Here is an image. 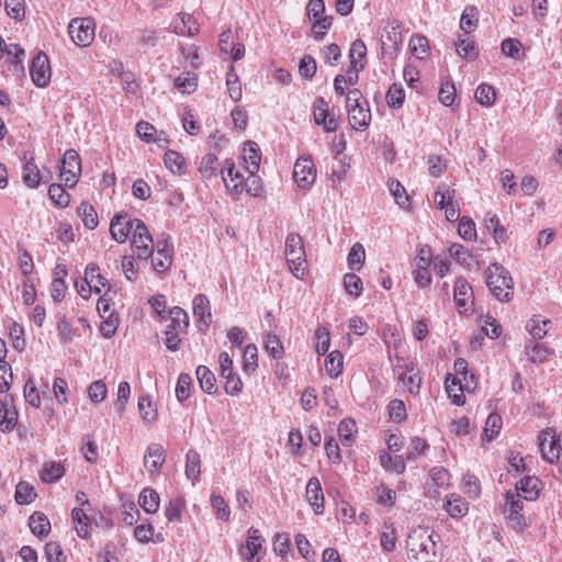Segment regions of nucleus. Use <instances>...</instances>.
<instances>
[{"instance_id": "17", "label": "nucleus", "mask_w": 562, "mask_h": 562, "mask_svg": "<svg viewBox=\"0 0 562 562\" xmlns=\"http://www.w3.org/2000/svg\"><path fill=\"white\" fill-rule=\"evenodd\" d=\"M135 218H131L127 214L115 215L110 223V234L112 238L123 244L131 238L134 232Z\"/></svg>"}, {"instance_id": "37", "label": "nucleus", "mask_w": 562, "mask_h": 562, "mask_svg": "<svg viewBox=\"0 0 562 562\" xmlns=\"http://www.w3.org/2000/svg\"><path fill=\"white\" fill-rule=\"evenodd\" d=\"M479 24V10L475 5H467L461 14L460 29L465 35H471Z\"/></svg>"}, {"instance_id": "45", "label": "nucleus", "mask_w": 562, "mask_h": 562, "mask_svg": "<svg viewBox=\"0 0 562 562\" xmlns=\"http://www.w3.org/2000/svg\"><path fill=\"white\" fill-rule=\"evenodd\" d=\"M551 324L549 319L541 316H533L526 324V329L533 339L541 340L548 333V326Z\"/></svg>"}, {"instance_id": "50", "label": "nucleus", "mask_w": 562, "mask_h": 562, "mask_svg": "<svg viewBox=\"0 0 562 562\" xmlns=\"http://www.w3.org/2000/svg\"><path fill=\"white\" fill-rule=\"evenodd\" d=\"M37 494L35 488L29 482H20L15 487L14 499L20 505H27L34 502Z\"/></svg>"}, {"instance_id": "12", "label": "nucleus", "mask_w": 562, "mask_h": 562, "mask_svg": "<svg viewBox=\"0 0 562 562\" xmlns=\"http://www.w3.org/2000/svg\"><path fill=\"white\" fill-rule=\"evenodd\" d=\"M538 439L542 458L549 463L557 462L562 452V446L555 430L553 428H546L540 431Z\"/></svg>"}, {"instance_id": "64", "label": "nucleus", "mask_w": 562, "mask_h": 562, "mask_svg": "<svg viewBox=\"0 0 562 562\" xmlns=\"http://www.w3.org/2000/svg\"><path fill=\"white\" fill-rule=\"evenodd\" d=\"M387 413L390 419L396 424H400L407 418L406 405L398 398H394L389 403Z\"/></svg>"}, {"instance_id": "4", "label": "nucleus", "mask_w": 562, "mask_h": 562, "mask_svg": "<svg viewBox=\"0 0 562 562\" xmlns=\"http://www.w3.org/2000/svg\"><path fill=\"white\" fill-rule=\"evenodd\" d=\"M348 121L356 131H364L371 122V111L368 101L358 89L349 90L347 93Z\"/></svg>"}, {"instance_id": "11", "label": "nucleus", "mask_w": 562, "mask_h": 562, "mask_svg": "<svg viewBox=\"0 0 562 562\" xmlns=\"http://www.w3.org/2000/svg\"><path fill=\"white\" fill-rule=\"evenodd\" d=\"M81 176V159L75 149H68L63 158L59 179L65 187L74 188Z\"/></svg>"}, {"instance_id": "10", "label": "nucleus", "mask_w": 562, "mask_h": 562, "mask_svg": "<svg viewBox=\"0 0 562 562\" xmlns=\"http://www.w3.org/2000/svg\"><path fill=\"white\" fill-rule=\"evenodd\" d=\"M95 22L92 18H75L68 25V34L80 47H88L94 40Z\"/></svg>"}, {"instance_id": "25", "label": "nucleus", "mask_w": 562, "mask_h": 562, "mask_svg": "<svg viewBox=\"0 0 562 562\" xmlns=\"http://www.w3.org/2000/svg\"><path fill=\"white\" fill-rule=\"evenodd\" d=\"M249 536H248V539L246 541V544L240 547L239 549V553L240 555L247 560V561H259V553L262 549V544L265 542V540L262 539V537L259 535V530L257 529H250L248 531Z\"/></svg>"}, {"instance_id": "27", "label": "nucleus", "mask_w": 562, "mask_h": 562, "mask_svg": "<svg viewBox=\"0 0 562 562\" xmlns=\"http://www.w3.org/2000/svg\"><path fill=\"white\" fill-rule=\"evenodd\" d=\"M83 282L97 294L109 288L108 280L100 273L99 266L93 262L86 267Z\"/></svg>"}, {"instance_id": "18", "label": "nucleus", "mask_w": 562, "mask_h": 562, "mask_svg": "<svg viewBox=\"0 0 562 562\" xmlns=\"http://www.w3.org/2000/svg\"><path fill=\"white\" fill-rule=\"evenodd\" d=\"M400 25L395 21L387 22L381 34V47L384 54H396L402 45V33Z\"/></svg>"}, {"instance_id": "30", "label": "nucleus", "mask_w": 562, "mask_h": 562, "mask_svg": "<svg viewBox=\"0 0 562 562\" xmlns=\"http://www.w3.org/2000/svg\"><path fill=\"white\" fill-rule=\"evenodd\" d=\"M66 469L64 463L58 461H46L40 471L42 482L53 484L65 475Z\"/></svg>"}, {"instance_id": "51", "label": "nucleus", "mask_w": 562, "mask_h": 562, "mask_svg": "<svg viewBox=\"0 0 562 562\" xmlns=\"http://www.w3.org/2000/svg\"><path fill=\"white\" fill-rule=\"evenodd\" d=\"M218 168V158L214 154L209 153L202 157L199 171L203 178L211 179L217 175Z\"/></svg>"}, {"instance_id": "42", "label": "nucleus", "mask_w": 562, "mask_h": 562, "mask_svg": "<svg viewBox=\"0 0 562 562\" xmlns=\"http://www.w3.org/2000/svg\"><path fill=\"white\" fill-rule=\"evenodd\" d=\"M164 162L166 167L177 175H183L187 170V162L184 157L175 150H167L164 155Z\"/></svg>"}, {"instance_id": "24", "label": "nucleus", "mask_w": 562, "mask_h": 562, "mask_svg": "<svg viewBox=\"0 0 562 562\" xmlns=\"http://www.w3.org/2000/svg\"><path fill=\"white\" fill-rule=\"evenodd\" d=\"M305 497L316 515L324 512V493L317 477H311L305 488Z\"/></svg>"}, {"instance_id": "31", "label": "nucleus", "mask_w": 562, "mask_h": 562, "mask_svg": "<svg viewBox=\"0 0 562 562\" xmlns=\"http://www.w3.org/2000/svg\"><path fill=\"white\" fill-rule=\"evenodd\" d=\"M525 350L529 361L536 364L546 362L554 353L547 345L535 341L527 344Z\"/></svg>"}, {"instance_id": "61", "label": "nucleus", "mask_w": 562, "mask_h": 562, "mask_svg": "<svg viewBox=\"0 0 562 562\" xmlns=\"http://www.w3.org/2000/svg\"><path fill=\"white\" fill-rule=\"evenodd\" d=\"M366 259V250L364 247L360 243H356L347 257L348 267L350 270L359 271Z\"/></svg>"}, {"instance_id": "6", "label": "nucleus", "mask_w": 562, "mask_h": 562, "mask_svg": "<svg viewBox=\"0 0 562 562\" xmlns=\"http://www.w3.org/2000/svg\"><path fill=\"white\" fill-rule=\"evenodd\" d=\"M394 372L404 392L412 395L419 393L422 378L416 364L411 359L397 357Z\"/></svg>"}, {"instance_id": "57", "label": "nucleus", "mask_w": 562, "mask_h": 562, "mask_svg": "<svg viewBox=\"0 0 562 562\" xmlns=\"http://www.w3.org/2000/svg\"><path fill=\"white\" fill-rule=\"evenodd\" d=\"M357 426L353 419L345 418L338 425V436L342 445L350 446L355 440Z\"/></svg>"}, {"instance_id": "48", "label": "nucleus", "mask_w": 562, "mask_h": 562, "mask_svg": "<svg viewBox=\"0 0 562 562\" xmlns=\"http://www.w3.org/2000/svg\"><path fill=\"white\" fill-rule=\"evenodd\" d=\"M344 369V357L338 350H334L328 353L325 359V370L331 378H337L341 374Z\"/></svg>"}, {"instance_id": "13", "label": "nucleus", "mask_w": 562, "mask_h": 562, "mask_svg": "<svg viewBox=\"0 0 562 562\" xmlns=\"http://www.w3.org/2000/svg\"><path fill=\"white\" fill-rule=\"evenodd\" d=\"M32 82L38 88H45L49 85L52 78V68L48 56L40 52L34 56L30 67Z\"/></svg>"}, {"instance_id": "5", "label": "nucleus", "mask_w": 562, "mask_h": 562, "mask_svg": "<svg viewBox=\"0 0 562 562\" xmlns=\"http://www.w3.org/2000/svg\"><path fill=\"white\" fill-rule=\"evenodd\" d=\"M522 509L524 502L521 499L520 493L508 491L505 494L503 514L505 516L506 525L516 532H522L529 526V521L522 514Z\"/></svg>"}, {"instance_id": "40", "label": "nucleus", "mask_w": 562, "mask_h": 562, "mask_svg": "<svg viewBox=\"0 0 562 562\" xmlns=\"http://www.w3.org/2000/svg\"><path fill=\"white\" fill-rule=\"evenodd\" d=\"M71 518L76 524L75 529L78 537L88 539L91 536V524L87 514L82 508H74L71 512Z\"/></svg>"}, {"instance_id": "56", "label": "nucleus", "mask_w": 562, "mask_h": 562, "mask_svg": "<svg viewBox=\"0 0 562 562\" xmlns=\"http://www.w3.org/2000/svg\"><path fill=\"white\" fill-rule=\"evenodd\" d=\"M18 423V412L10 409L0 401V427L3 432H10Z\"/></svg>"}, {"instance_id": "41", "label": "nucleus", "mask_w": 562, "mask_h": 562, "mask_svg": "<svg viewBox=\"0 0 562 562\" xmlns=\"http://www.w3.org/2000/svg\"><path fill=\"white\" fill-rule=\"evenodd\" d=\"M22 179L25 186L31 189H35L41 183V171L32 157L27 160L22 170Z\"/></svg>"}, {"instance_id": "52", "label": "nucleus", "mask_w": 562, "mask_h": 562, "mask_svg": "<svg viewBox=\"0 0 562 562\" xmlns=\"http://www.w3.org/2000/svg\"><path fill=\"white\" fill-rule=\"evenodd\" d=\"M77 214L88 229H94L98 226V214L91 204L82 202L77 209Z\"/></svg>"}, {"instance_id": "44", "label": "nucleus", "mask_w": 562, "mask_h": 562, "mask_svg": "<svg viewBox=\"0 0 562 562\" xmlns=\"http://www.w3.org/2000/svg\"><path fill=\"white\" fill-rule=\"evenodd\" d=\"M397 541V531L392 522L385 521L382 527L380 535V543L385 552H392L395 550Z\"/></svg>"}, {"instance_id": "38", "label": "nucleus", "mask_w": 562, "mask_h": 562, "mask_svg": "<svg viewBox=\"0 0 562 562\" xmlns=\"http://www.w3.org/2000/svg\"><path fill=\"white\" fill-rule=\"evenodd\" d=\"M456 50L463 59L474 60L479 56V48L470 35H465V37L459 36L456 42Z\"/></svg>"}, {"instance_id": "3", "label": "nucleus", "mask_w": 562, "mask_h": 562, "mask_svg": "<svg viewBox=\"0 0 562 562\" xmlns=\"http://www.w3.org/2000/svg\"><path fill=\"white\" fill-rule=\"evenodd\" d=\"M486 285L491 293L502 302H508L514 294V282L509 272L501 265H491L486 272Z\"/></svg>"}, {"instance_id": "19", "label": "nucleus", "mask_w": 562, "mask_h": 562, "mask_svg": "<svg viewBox=\"0 0 562 562\" xmlns=\"http://www.w3.org/2000/svg\"><path fill=\"white\" fill-rule=\"evenodd\" d=\"M155 249L156 252L154 251V255L150 257L153 268L159 273L165 272L172 265V245L167 240H158Z\"/></svg>"}, {"instance_id": "16", "label": "nucleus", "mask_w": 562, "mask_h": 562, "mask_svg": "<svg viewBox=\"0 0 562 562\" xmlns=\"http://www.w3.org/2000/svg\"><path fill=\"white\" fill-rule=\"evenodd\" d=\"M314 121L317 125L323 126L326 133L336 132L338 128V121L336 115L329 111L328 103L324 98L315 100L313 105Z\"/></svg>"}, {"instance_id": "23", "label": "nucleus", "mask_w": 562, "mask_h": 562, "mask_svg": "<svg viewBox=\"0 0 562 562\" xmlns=\"http://www.w3.org/2000/svg\"><path fill=\"white\" fill-rule=\"evenodd\" d=\"M193 315L200 330H206L210 327L212 322L211 304L204 294H198L193 299Z\"/></svg>"}, {"instance_id": "26", "label": "nucleus", "mask_w": 562, "mask_h": 562, "mask_svg": "<svg viewBox=\"0 0 562 562\" xmlns=\"http://www.w3.org/2000/svg\"><path fill=\"white\" fill-rule=\"evenodd\" d=\"M172 30L181 36H193L199 33V24L193 15L189 13H179L172 20Z\"/></svg>"}, {"instance_id": "36", "label": "nucleus", "mask_w": 562, "mask_h": 562, "mask_svg": "<svg viewBox=\"0 0 562 562\" xmlns=\"http://www.w3.org/2000/svg\"><path fill=\"white\" fill-rule=\"evenodd\" d=\"M445 508L452 518H461L469 510L468 503L457 494H450L446 497Z\"/></svg>"}, {"instance_id": "29", "label": "nucleus", "mask_w": 562, "mask_h": 562, "mask_svg": "<svg viewBox=\"0 0 562 562\" xmlns=\"http://www.w3.org/2000/svg\"><path fill=\"white\" fill-rule=\"evenodd\" d=\"M540 484L541 482L538 477L525 476L516 484L514 493H520L522 502L535 501L539 496Z\"/></svg>"}, {"instance_id": "35", "label": "nucleus", "mask_w": 562, "mask_h": 562, "mask_svg": "<svg viewBox=\"0 0 562 562\" xmlns=\"http://www.w3.org/2000/svg\"><path fill=\"white\" fill-rule=\"evenodd\" d=\"M8 56L10 64L20 66L23 71V60L25 58V50L16 44L5 45L0 36V59Z\"/></svg>"}, {"instance_id": "60", "label": "nucleus", "mask_w": 562, "mask_h": 562, "mask_svg": "<svg viewBox=\"0 0 562 562\" xmlns=\"http://www.w3.org/2000/svg\"><path fill=\"white\" fill-rule=\"evenodd\" d=\"M175 86L182 93H192L198 88V76L195 72L191 71L181 74L179 77L176 78Z\"/></svg>"}, {"instance_id": "43", "label": "nucleus", "mask_w": 562, "mask_h": 562, "mask_svg": "<svg viewBox=\"0 0 562 562\" xmlns=\"http://www.w3.org/2000/svg\"><path fill=\"white\" fill-rule=\"evenodd\" d=\"M226 87L229 98L237 102L243 97V88L241 82L239 80L238 75L235 71V67L232 65L229 66L227 74H226Z\"/></svg>"}, {"instance_id": "9", "label": "nucleus", "mask_w": 562, "mask_h": 562, "mask_svg": "<svg viewBox=\"0 0 562 562\" xmlns=\"http://www.w3.org/2000/svg\"><path fill=\"white\" fill-rule=\"evenodd\" d=\"M432 263V251L427 245L419 247L413 259L412 276L420 288H429L431 284L430 266Z\"/></svg>"}, {"instance_id": "53", "label": "nucleus", "mask_w": 562, "mask_h": 562, "mask_svg": "<svg viewBox=\"0 0 562 562\" xmlns=\"http://www.w3.org/2000/svg\"><path fill=\"white\" fill-rule=\"evenodd\" d=\"M456 190L449 186H439L435 192L434 201L438 209L442 210L450 204L456 203Z\"/></svg>"}, {"instance_id": "62", "label": "nucleus", "mask_w": 562, "mask_h": 562, "mask_svg": "<svg viewBox=\"0 0 562 562\" xmlns=\"http://www.w3.org/2000/svg\"><path fill=\"white\" fill-rule=\"evenodd\" d=\"M265 350L273 358L281 359L284 356V348L280 338L274 334H267L263 340Z\"/></svg>"}, {"instance_id": "21", "label": "nucleus", "mask_w": 562, "mask_h": 562, "mask_svg": "<svg viewBox=\"0 0 562 562\" xmlns=\"http://www.w3.org/2000/svg\"><path fill=\"white\" fill-rule=\"evenodd\" d=\"M166 461V450L160 443H150L144 453V467L149 474H157Z\"/></svg>"}, {"instance_id": "15", "label": "nucleus", "mask_w": 562, "mask_h": 562, "mask_svg": "<svg viewBox=\"0 0 562 562\" xmlns=\"http://www.w3.org/2000/svg\"><path fill=\"white\" fill-rule=\"evenodd\" d=\"M293 179L302 189L310 188L316 180V168L310 157H300L293 168Z\"/></svg>"}, {"instance_id": "32", "label": "nucleus", "mask_w": 562, "mask_h": 562, "mask_svg": "<svg viewBox=\"0 0 562 562\" xmlns=\"http://www.w3.org/2000/svg\"><path fill=\"white\" fill-rule=\"evenodd\" d=\"M29 526L33 535L41 539L47 537L52 529L49 519L42 512H34L30 516Z\"/></svg>"}, {"instance_id": "59", "label": "nucleus", "mask_w": 562, "mask_h": 562, "mask_svg": "<svg viewBox=\"0 0 562 562\" xmlns=\"http://www.w3.org/2000/svg\"><path fill=\"white\" fill-rule=\"evenodd\" d=\"M196 378L203 391L212 394L215 392V376L213 372L205 366H199L195 371Z\"/></svg>"}, {"instance_id": "1", "label": "nucleus", "mask_w": 562, "mask_h": 562, "mask_svg": "<svg viewBox=\"0 0 562 562\" xmlns=\"http://www.w3.org/2000/svg\"><path fill=\"white\" fill-rule=\"evenodd\" d=\"M222 178L226 189L235 198H238L244 192L252 196H259L263 191L259 176L248 172L246 177L240 170L236 169L233 159H226L224 161Z\"/></svg>"}, {"instance_id": "2", "label": "nucleus", "mask_w": 562, "mask_h": 562, "mask_svg": "<svg viewBox=\"0 0 562 562\" xmlns=\"http://www.w3.org/2000/svg\"><path fill=\"white\" fill-rule=\"evenodd\" d=\"M285 258L292 274L304 280L308 273L304 241L301 235L291 233L285 239Z\"/></svg>"}, {"instance_id": "47", "label": "nucleus", "mask_w": 562, "mask_h": 562, "mask_svg": "<svg viewBox=\"0 0 562 562\" xmlns=\"http://www.w3.org/2000/svg\"><path fill=\"white\" fill-rule=\"evenodd\" d=\"M48 196L52 203L60 209L69 206L71 201L70 194L64 189L61 184L58 183H52L49 186Z\"/></svg>"}, {"instance_id": "22", "label": "nucleus", "mask_w": 562, "mask_h": 562, "mask_svg": "<svg viewBox=\"0 0 562 562\" xmlns=\"http://www.w3.org/2000/svg\"><path fill=\"white\" fill-rule=\"evenodd\" d=\"M136 133L138 137L146 143H156L160 147H165L169 144L168 135L164 131H157L153 124L146 121L137 123Z\"/></svg>"}, {"instance_id": "7", "label": "nucleus", "mask_w": 562, "mask_h": 562, "mask_svg": "<svg viewBox=\"0 0 562 562\" xmlns=\"http://www.w3.org/2000/svg\"><path fill=\"white\" fill-rule=\"evenodd\" d=\"M168 316L170 318V324L167 326L165 331V344L169 350L176 351L181 345V338L179 335L189 325V316L187 312L179 306H175L169 310Z\"/></svg>"}, {"instance_id": "34", "label": "nucleus", "mask_w": 562, "mask_h": 562, "mask_svg": "<svg viewBox=\"0 0 562 562\" xmlns=\"http://www.w3.org/2000/svg\"><path fill=\"white\" fill-rule=\"evenodd\" d=\"M407 550L409 559L415 562H432L429 560L427 544L422 539L411 536L407 540Z\"/></svg>"}, {"instance_id": "46", "label": "nucleus", "mask_w": 562, "mask_h": 562, "mask_svg": "<svg viewBox=\"0 0 562 562\" xmlns=\"http://www.w3.org/2000/svg\"><path fill=\"white\" fill-rule=\"evenodd\" d=\"M409 49L418 59H425L430 54L428 38L420 34H415L409 40Z\"/></svg>"}, {"instance_id": "49", "label": "nucleus", "mask_w": 562, "mask_h": 562, "mask_svg": "<svg viewBox=\"0 0 562 562\" xmlns=\"http://www.w3.org/2000/svg\"><path fill=\"white\" fill-rule=\"evenodd\" d=\"M138 411L144 422L154 423L158 417L157 407L148 395L138 397Z\"/></svg>"}, {"instance_id": "28", "label": "nucleus", "mask_w": 562, "mask_h": 562, "mask_svg": "<svg viewBox=\"0 0 562 562\" xmlns=\"http://www.w3.org/2000/svg\"><path fill=\"white\" fill-rule=\"evenodd\" d=\"M243 160L246 165L247 172L257 175L261 161V151L257 143L252 140L245 143L243 148Z\"/></svg>"}, {"instance_id": "8", "label": "nucleus", "mask_w": 562, "mask_h": 562, "mask_svg": "<svg viewBox=\"0 0 562 562\" xmlns=\"http://www.w3.org/2000/svg\"><path fill=\"white\" fill-rule=\"evenodd\" d=\"M131 246L133 252L138 259L147 260L154 255L156 244L145 223L135 218L134 232L131 236Z\"/></svg>"}, {"instance_id": "55", "label": "nucleus", "mask_w": 562, "mask_h": 562, "mask_svg": "<svg viewBox=\"0 0 562 562\" xmlns=\"http://www.w3.org/2000/svg\"><path fill=\"white\" fill-rule=\"evenodd\" d=\"M475 100L482 106L490 108L496 101L495 88L487 83H481L474 93Z\"/></svg>"}, {"instance_id": "33", "label": "nucleus", "mask_w": 562, "mask_h": 562, "mask_svg": "<svg viewBox=\"0 0 562 562\" xmlns=\"http://www.w3.org/2000/svg\"><path fill=\"white\" fill-rule=\"evenodd\" d=\"M367 46L363 41L356 40L350 47L349 50V58H350V65L351 69H353L356 72H359L362 70L367 64Z\"/></svg>"}, {"instance_id": "39", "label": "nucleus", "mask_w": 562, "mask_h": 562, "mask_svg": "<svg viewBox=\"0 0 562 562\" xmlns=\"http://www.w3.org/2000/svg\"><path fill=\"white\" fill-rule=\"evenodd\" d=\"M138 504L146 513L155 514L160 505L159 494L155 490L146 487L139 494Z\"/></svg>"}, {"instance_id": "58", "label": "nucleus", "mask_w": 562, "mask_h": 562, "mask_svg": "<svg viewBox=\"0 0 562 562\" xmlns=\"http://www.w3.org/2000/svg\"><path fill=\"white\" fill-rule=\"evenodd\" d=\"M375 502L384 507H393L396 502V492L385 484H380L374 488Z\"/></svg>"}, {"instance_id": "14", "label": "nucleus", "mask_w": 562, "mask_h": 562, "mask_svg": "<svg viewBox=\"0 0 562 562\" xmlns=\"http://www.w3.org/2000/svg\"><path fill=\"white\" fill-rule=\"evenodd\" d=\"M453 300L460 314H465L473 310V290L465 279L459 278L456 280L453 286Z\"/></svg>"}, {"instance_id": "54", "label": "nucleus", "mask_w": 562, "mask_h": 562, "mask_svg": "<svg viewBox=\"0 0 562 562\" xmlns=\"http://www.w3.org/2000/svg\"><path fill=\"white\" fill-rule=\"evenodd\" d=\"M201 473V457L198 451L189 450L186 456V475L189 480L195 481Z\"/></svg>"}, {"instance_id": "63", "label": "nucleus", "mask_w": 562, "mask_h": 562, "mask_svg": "<svg viewBox=\"0 0 562 562\" xmlns=\"http://www.w3.org/2000/svg\"><path fill=\"white\" fill-rule=\"evenodd\" d=\"M380 462L385 470L394 471L398 474L403 473L406 469L404 458L400 456L392 457L387 452H384L380 456Z\"/></svg>"}, {"instance_id": "20", "label": "nucleus", "mask_w": 562, "mask_h": 562, "mask_svg": "<svg viewBox=\"0 0 562 562\" xmlns=\"http://www.w3.org/2000/svg\"><path fill=\"white\" fill-rule=\"evenodd\" d=\"M218 48L221 54L228 56L233 61H237L245 56V46L234 42V35L231 29L220 34Z\"/></svg>"}]
</instances>
